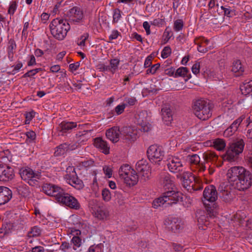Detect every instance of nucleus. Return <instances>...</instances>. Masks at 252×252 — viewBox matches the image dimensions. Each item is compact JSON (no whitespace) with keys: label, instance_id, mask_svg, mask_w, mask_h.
Instances as JSON below:
<instances>
[{"label":"nucleus","instance_id":"f257e3e1","mask_svg":"<svg viewBox=\"0 0 252 252\" xmlns=\"http://www.w3.org/2000/svg\"><path fill=\"white\" fill-rule=\"evenodd\" d=\"M162 184L165 189H168L169 190L164 193L163 196L153 201V206L155 208L175 204L181 198V193L176 190L174 181L169 175H167L163 178Z\"/></svg>","mask_w":252,"mask_h":252},{"label":"nucleus","instance_id":"f03ea898","mask_svg":"<svg viewBox=\"0 0 252 252\" xmlns=\"http://www.w3.org/2000/svg\"><path fill=\"white\" fill-rule=\"evenodd\" d=\"M45 193L56 197L57 200L66 206L75 210L80 208V204L74 197L64 192L61 188L53 185H46L44 187Z\"/></svg>","mask_w":252,"mask_h":252},{"label":"nucleus","instance_id":"7ed1b4c3","mask_svg":"<svg viewBox=\"0 0 252 252\" xmlns=\"http://www.w3.org/2000/svg\"><path fill=\"white\" fill-rule=\"evenodd\" d=\"M212 104L207 100L200 98L192 103V109L194 115L199 119L207 120L212 116Z\"/></svg>","mask_w":252,"mask_h":252},{"label":"nucleus","instance_id":"20e7f679","mask_svg":"<svg viewBox=\"0 0 252 252\" xmlns=\"http://www.w3.org/2000/svg\"><path fill=\"white\" fill-rule=\"evenodd\" d=\"M49 27L52 35L60 40L65 38L70 29V25L66 20L60 18L53 20Z\"/></svg>","mask_w":252,"mask_h":252},{"label":"nucleus","instance_id":"39448f33","mask_svg":"<svg viewBox=\"0 0 252 252\" xmlns=\"http://www.w3.org/2000/svg\"><path fill=\"white\" fill-rule=\"evenodd\" d=\"M228 182L238 190H244L248 189L252 184V174H227Z\"/></svg>","mask_w":252,"mask_h":252},{"label":"nucleus","instance_id":"423d86ee","mask_svg":"<svg viewBox=\"0 0 252 252\" xmlns=\"http://www.w3.org/2000/svg\"><path fill=\"white\" fill-rule=\"evenodd\" d=\"M217 192L214 186H210L205 188L203 191L204 200H203V201L210 217H215L217 214V211L215 209V205L213 204L212 207H211L209 204H206L205 201H207L213 203L217 200Z\"/></svg>","mask_w":252,"mask_h":252},{"label":"nucleus","instance_id":"0eeeda50","mask_svg":"<svg viewBox=\"0 0 252 252\" xmlns=\"http://www.w3.org/2000/svg\"><path fill=\"white\" fill-rule=\"evenodd\" d=\"M245 143L242 139L231 144L228 148L225 154L222 156L224 160L232 161L237 160L244 150Z\"/></svg>","mask_w":252,"mask_h":252},{"label":"nucleus","instance_id":"6e6552de","mask_svg":"<svg viewBox=\"0 0 252 252\" xmlns=\"http://www.w3.org/2000/svg\"><path fill=\"white\" fill-rule=\"evenodd\" d=\"M190 164V168L193 172H205L208 167V173H213L214 170L210 165H206L200 162L199 156L196 154L189 155L188 156Z\"/></svg>","mask_w":252,"mask_h":252},{"label":"nucleus","instance_id":"1a4fd4ad","mask_svg":"<svg viewBox=\"0 0 252 252\" xmlns=\"http://www.w3.org/2000/svg\"><path fill=\"white\" fill-rule=\"evenodd\" d=\"M138 132L135 126H124L121 129L120 138L126 142H133L137 138Z\"/></svg>","mask_w":252,"mask_h":252},{"label":"nucleus","instance_id":"9d476101","mask_svg":"<svg viewBox=\"0 0 252 252\" xmlns=\"http://www.w3.org/2000/svg\"><path fill=\"white\" fill-rule=\"evenodd\" d=\"M147 154L150 160L156 163L160 162L163 157V152L157 145H151L147 150Z\"/></svg>","mask_w":252,"mask_h":252},{"label":"nucleus","instance_id":"9b49d317","mask_svg":"<svg viewBox=\"0 0 252 252\" xmlns=\"http://www.w3.org/2000/svg\"><path fill=\"white\" fill-rule=\"evenodd\" d=\"M66 14L70 22L78 24L84 21L85 16L83 11L79 7H72L67 12Z\"/></svg>","mask_w":252,"mask_h":252},{"label":"nucleus","instance_id":"f8f14e48","mask_svg":"<svg viewBox=\"0 0 252 252\" xmlns=\"http://www.w3.org/2000/svg\"><path fill=\"white\" fill-rule=\"evenodd\" d=\"M63 178L67 183L78 189L84 187L83 181L78 177L77 174H65Z\"/></svg>","mask_w":252,"mask_h":252},{"label":"nucleus","instance_id":"ddd939ff","mask_svg":"<svg viewBox=\"0 0 252 252\" xmlns=\"http://www.w3.org/2000/svg\"><path fill=\"white\" fill-rule=\"evenodd\" d=\"M77 126V123L73 122H62L56 128L58 135H63L67 132H70Z\"/></svg>","mask_w":252,"mask_h":252},{"label":"nucleus","instance_id":"4468645a","mask_svg":"<svg viewBox=\"0 0 252 252\" xmlns=\"http://www.w3.org/2000/svg\"><path fill=\"white\" fill-rule=\"evenodd\" d=\"M177 178L180 179L183 186L186 188L188 187L193 188L194 183L197 182L196 177L193 174H178Z\"/></svg>","mask_w":252,"mask_h":252},{"label":"nucleus","instance_id":"2eb2a0df","mask_svg":"<svg viewBox=\"0 0 252 252\" xmlns=\"http://www.w3.org/2000/svg\"><path fill=\"white\" fill-rule=\"evenodd\" d=\"M12 191L7 187L0 186V206L8 202L12 198Z\"/></svg>","mask_w":252,"mask_h":252},{"label":"nucleus","instance_id":"dca6fc26","mask_svg":"<svg viewBox=\"0 0 252 252\" xmlns=\"http://www.w3.org/2000/svg\"><path fill=\"white\" fill-rule=\"evenodd\" d=\"M121 130L118 126H113L106 131V136L114 143L118 142L120 138Z\"/></svg>","mask_w":252,"mask_h":252},{"label":"nucleus","instance_id":"f3484780","mask_svg":"<svg viewBox=\"0 0 252 252\" xmlns=\"http://www.w3.org/2000/svg\"><path fill=\"white\" fill-rule=\"evenodd\" d=\"M209 40L205 39L203 36H200L194 39V43L197 46V50L201 53H206L209 50L211 49V47H206V45H208Z\"/></svg>","mask_w":252,"mask_h":252},{"label":"nucleus","instance_id":"a211bd4d","mask_svg":"<svg viewBox=\"0 0 252 252\" xmlns=\"http://www.w3.org/2000/svg\"><path fill=\"white\" fill-rule=\"evenodd\" d=\"M168 167L170 172L178 173L183 169L182 164L178 158L174 157L168 163Z\"/></svg>","mask_w":252,"mask_h":252},{"label":"nucleus","instance_id":"6ab92c4d","mask_svg":"<svg viewBox=\"0 0 252 252\" xmlns=\"http://www.w3.org/2000/svg\"><path fill=\"white\" fill-rule=\"evenodd\" d=\"M164 224L168 230L175 233L177 232L182 227L181 221L177 219H173L172 220H166Z\"/></svg>","mask_w":252,"mask_h":252},{"label":"nucleus","instance_id":"aec40b11","mask_svg":"<svg viewBox=\"0 0 252 252\" xmlns=\"http://www.w3.org/2000/svg\"><path fill=\"white\" fill-rule=\"evenodd\" d=\"M162 118L166 125H169L173 120L172 112L167 105L163 106L161 110Z\"/></svg>","mask_w":252,"mask_h":252},{"label":"nucleus","instance_id":"412c9836","mask_svg":"<svg viewBox=\"0 0 252 252\" xmlns=\"http://www.w3.org/2000/svg\"><path fill=\"white\" fill-rule=\"evenodd\" d=\"M95 218L99 220H108L110 216L109 211L102 207H98L94 211Z\"/></svg>","mask_w":252,"mask_h":252},{"label":"nucleus","instance_id":"4be33fe9","mask_svg":"<svg viewBox=\"0 0 252 252\" xmlns=\"http://www.w3.org/2000/svg\"><path fill=\"white\" fill-rule=\"evenodd\" d=\"M94 144L96 148L99 149L104 154L107 155L109 153V147L108 146L106 141L103 140L101 138L97 137L95 138Z\"/></svg>","mask_w":252,"mask_h":252},{"label":"nucleus","instance_id":"5701e85b","mask_svg":"<svg viewBox=\"0 0 252 252\" xmlns=\"http://www.w3.org/2000/svg\"><path fill=\"white\" fill-rule=\"evenodd\" d=\"M70 234L73 236L71 242L73 244V249L76 250L77 248H79L82 245V239L79 237L81 232L78 229H72L70 231Z\"/></svg>","mask_w":252,"mask_h":252},{"label":"nucleus","instance_id":"b1692460","mask_svg":"<svg viewBox=\"0 0 252 252\" xmlns=\"http://www.w3.org/2000/svg\"><path fill=\"white\" fill-rule=\"evenodd\" d=\"M242 120L243 118L242 117H240L234 121L231 125L224 131V136L229 137L232 135L237 130L239 126L242 122Z\"/></svg>","mask_w":252,"mask_h":252},{"label":"nucleus","instance_id":"393cba45","mask_svg":"<svg viewBox=\"0 0 252 252\" xmlns=\"http://www.w3.org/2000/svg\"><path fill=\"white\" fill-rule=\"evenodd\" d=\"M76 147L75 145H70L67 143L62 144L56 148L54 154L56 156L62 155L68 151L75 149Z\"/></svg>","mask_w":252,"mask_h":252},{"label":"nucleus","instance_id":"a878e982","mask_svg":"<svg viewBox=\"0 0 252 252\" xmlns=\"http://www.w3.org/2000/svg\"><path fill=\"white\" fill-rule=\"evenodd\" d=\"M21 179L31 186L37 185L40 174H20Z\"/></svg>","mask_w":252,"mask_h":252},{"label":"nucleus","instance_id":"bb28decb","mask_svg":"<svg viewBox=\"0 0 252 252\" xmlns=\"http://www.w3.org/2000/svg\"><path fill=\"white\" fill-rule=\"evenodd\" d=\"M124 182L129 187L136 185L138 180V174H121Z\"/></svg>","mask_w":252,"mask_h":252},{"label":"nucleus","instance_id":"cd10ccee","mask_svg":"<svg viewBox=\"0 0 252 252\" xmlns=\"http://www.w3.org/2000/svg\"><path fill=\"white\" fill-rule=\"evenodd\" d=\"M136 169L138 172H151L150 166L147 161L143 159L139 160L137 162Z\"/></svg>","mask_w":252,"mask_h":252},{"label":"nucleus","instance_id":"c85d7f7f","mask_svg":"<svg viewBox=\"0 0 252 252\" xmlns=\"http://www.w3.org/2000/svg\"><path fill=\"white\" fill-rule=\"evenodd\" d=\"M231 71L236 73V76L241 75L244 71V68L240 60L234 61L232 65Z\"/></svg>","mask_w":252,"mask_h":252},{"label":"nucleus","instance_id":"c756f323","mask_svg":"<svg viewBox=\"0 0 252 252\" xmlns=\"http://www.w3.org/2000/svg\"><path fill=\"white\" fill-rule=\"evenodd\" d=\"M218 156L215 152L211 151H208L203 154V158L204 160L207 162L210 161H215L218 159Z\"/></svg>","mask_w":252,"mask_h":252},{"label":"nucleus","instance_id":"7c9ffc66","mask_svg":"<svg viewBox=\"0 0 252 252\" xmlns=\"http://www.w3.org/2000/svg\"><path fill=\"white\" fill-rule=\"evenodd\" d=\"M16 48V44L14 39H10L8 42L7 47V55L10 61H12L13 59L14 50Z\"/></svg>","mask_w":252,"mask_h":252},{"label":"nucleus","instance_id":"2f4dec72","mask_svg":"<svg viewBox=\"0 0 252 252\" xmlns=\"http://www.w3.org/2000/svg\"><path fill=\"white\" fill-rule=\"evenodd\" d=\"M189 73V71L187 67H180L176 70L175 73V77H187L188 78V79H189L190 77V75Z\"/></svg>","mask_w":252,"mask_h":252},{"label":"nucleus","instance_id":"473e14b6","mask_svg":"<svg viewBox=\"0 0 252 252\" xmlns=\"http://www.w3.org/2000/svg\"><path fill=\"white\" fill-rule=\"evenodd\" d=\"M240 90L242 94L247 95L252 92V80L246 82L240 86Z\"/></svg>","mask_w":252,"mask_h":252},{"label":"nucleus","instance_id":"72a5a7b5","mask_svg":"<svg viewBox=\"0 0 252 252\" xmlns=\"http://www.w3.org/2000/svg\"><path fill=\"white\" fill-rule=\"evenodd\" d=\"M219 189L221 193V197L225 201H229L232 199L230 192L225 187L223 189L222 187L220 186Z\"/></svg>","mask_w":252,"mask_h":252},{"label":"nucleus","instance_id":"f704fd0d","mask_svg":"<svg viewBox=\"0 0 252 252\" xmlns=\"http://www.w3.org/2000/svg\"><path fill=\"white\" fill-rule=\"evenodd\" d=\"M213 146L218 151H222L225 148L226 144L223 139L217 138L214 140Z\"/></svg>","mask_w":252,"mask_h":252},{"label":"nucleus","instance_id":"c9c22d12","mask_svg":"<svg viewBox=\"0 0 252 252\" xmlns=\"http://www.w3.org/2000/svg\"><path fill=\"white\" fill-rule=\"evenodd\" d=\"M17 191L19 194L23 197H27L30 194L29 188L25 185H20L17 187Z\"/></svg>","mask_w":252,"mask_h":252},{"label":"nucleus","instance_id":"e433bc0d","mask_svg":"<svg viewBox=\"0 0 252 252\" xmlns=\"http://www.w3.org/2000/svg\"><path fill=\"white\" fill-rule=\"evenodd\" d=\"M41 233V229L37 226H34L31 228L28 233V236L30 237H38Z\"/></svg>","mask_w":252,"mask_h":252},{"label":"nucleus","instance_id":"4c0bfd02","mask_svg":"<svg viewBox=\"0 0 252 252\" xmlns=\"http://www.w3.org/2000/svg\"><path fill=\"white\" fill-rule=\"evenodd\" d=\"M101 195L103 200L105 202H109L111 200L112 195L108 189H103L101 191Z\"/></svg>","mask_w":252,"mask_h":252},{"label":"nucleus","instance_id":"58836bf2","mask_svg":"<svg viewBox=\"0 0 252 252\" xmlns=\"http://www.w3.org/2000/svg\"><path fill=\"white\" fill-rule=\"evenodd\" d=\"M120 60L118 59H112L110 61V67L111 69V72L114 73L117 69L118 65H119Z\"/></svg>","mask_w":252,"mask_h":252},{"label":"nucleus","instance_id":"ea45409f","mask_svg":"<svg viewBox=\"0 0 252 252\" xmlns=\"http://www.w3.org/2000/svg\"><path fill=\"white\" fill-rule=\"evenodd\" d=\"M15 172L13 168L4 164H0V173H12Z\"/></svg>","mask_w":252,"mask_h":252},{"label":"nucleus","instance_id":"a19ab883","mask_svg":"<svg viewBox=\"0 0 252 252\" xmlns=\"http://www.w3.org/2000/svg\"><path fill=\"white\" fill-rule=\"evenodd\" d=\"M246 170L242 166H234L228 171V173H245Z\"/></svg>","mask_w":252,"mask_h":252},{"label":"nucleus","instance_id":"79ce46f5","mask_svg":"<svg viewBox=\"0 0 252 252\" xmlns=\"http://www.w3.org/2000/svg\"><path fill=\"white\" fill-rule=\"evenodd\" d=\"M133 171H134V169L131 168V166L128 164L122 165L119 169V172L123 173H132Z\"/></svg>","mask_w":252,"mask_h":252},{"label":"nucleus","instance_id":"37998d69","mask_svg":"<svg viewBox=\"0 0 252 252\" xmlns=\"http://www.w3.org/2000/svg\"><path fill=\"white\" fill-rule=\"evenodd\" d=\"M183 27V22L182 20L178 19L176 20L174 23V30L176 32L181 31Z\"/></svg>","mask_w":252,"mask_h":252},{"label":"nucleus","instance_id":"c03bdc74","mask_svg":"<svg viewBox=\"0 0 252 252\" xmlns=\"http://www.w3.org/2000/svg\"><path fill=\"white\" fill-rule=\"evenodd\" d=\"M171 53V49L169 46L165 47L161 52V56L162 58L165 59L168 57Z\"/></svg>","mask_w":252,"mask_h":252},{"label":"nucleus","instance_id":"a18cd8bd","mask_svg":"<svg viewBox=\"0 0 252 252\" xmlns=\"http://www.w3.org/2000/svg\"><path fill=\"white\" fill-rule=\"evenodd\" d=\"M121 17V11L119 9H115L113 16V22L117 23Z\"/></svg>","mask_w":252,"mask_h":252},{"label":"nucleus","instance_id":"49530a36","mask_svg":"<svg viewBox=\"0 0 252 252\" xmlns=\"http://www.w3.org/2000/svg\"><path fill=\"white\" fill-rule=\"evenodd\" d=\"M14 176V174H0V182H8L12 180Z\"/></svg>","mask_w":252,"mask_h":252},{"label":"nucleus","instance_id":"de8ad7c7","mask_svg":"<svg viewBox=\"0 0 252 252\" xmlns=\"http://www.w3.org/2000/svg\"><path fill=\"white\" fill-rule=\"evenodd\" d=\"M89 37V34L88 33H85L83 34L79 39H78L77 41V44L79 46H84L85 44L86 40Z\"/></svg>","mask_w":252,"mask_h":252},{"label":"nucleus","instance_id":"09e8293b","mask_svg":"<svg viewBox=\"0 0 252 252\" xmlns=\"http://www.w3.org/2000/svg\"><path fill=\"white\" fill-rule=\"evenodd\" d=\"M22 66L23 63L22 62H17L16 65H14L11 66L12 68H13L11 72V74H15L16 73L18 72Z\"/></svg>","mask_w":252,"mask_h":252},{"label":"nucleus","instance_id":"8fccbe9b","mask_svg":"<svg viewBox=\"0 0 252 252\" xmlns=\"http://www.w3.org/2000/svg\"><path fill=\"white\" fill-rule=\"evenodd\" d=\"M165 23L164 19H160L157 18L154 19L153 21L151 22V24L152 25L158 27H161Z\"/></svg>","mask_w":252,"mask_h":252},{"label":"nucleus","instance_id":"3c124183","mask_svg":"<svg viewBox=\"0 0 252 252\" xmlns=\"http://www.w3.org/2000/svg\"><path fill=\"white\" fill-rule=\"evenodd\" d=\"M126 106V104L123 103L120 105H118L115 107V112L117 115H120L123 113L124 110Z\"/></svg>","mask_w":252,"mask_h":252},{"label":"nucleus","instance_id":"603ef678","mask_svg":"<svg viewBox=\"0 0 252 252\" xmlns=\"http://www.w3.org/2000/svg\"><path fill=\"white\" fill-rule=\"evenodd\" d=\"M159 66L160 64L159 63H157L153 65L150 68H149L147 70V73H151L153 74L155 73Z\"/></svg>","mask_w":252,"mask_h":252},{"label":"nucleus","instance_id":"864d4df0","mask_svg":"<svg viewBox=\"0 0 252 252\" xmlns=\"http://www.w3.org/2000/svg\"><path fill=\"white\" fill-rule=\"evenodd\" d=\"M16 7H17L16 2L15 1H12L10 3V5L9 6V9L8 10V13L10 14L13 15L14 13L15 10L16 9Z\"/></svg>","mask_w":252,"mask_h":252},{"label":"nucleus","instance_id":"5fc2aeb1","mask_svg":"<svg viewBox=\"0 0 252 252\" xmlns=\"http://www.w3.org/2000/svg\"><path fill=\"white\" fill-rule=\"evenodd\" d=\"M125 101L126 102V105H129L132 106L134 105L135 104L137 100L135 97H131L126 98L125 99Z\"/></svg>","mask_w":252,"mask_h":252},{"label":"nucleus","instance_id":"6e6d98bb","mask_svg":"<svg viewBox=\"0 0 252 252\" xmlns=\"http://www.w3.org/2000/svg\"><path fill=\"white\" fill-rule=\"evenodd\" d=\"M193 73L197 74L200 71V63L199 62L195 63L192 66L191 68Z\"/></svg>","mask_w":252,"mask_h":252},{"label":"nucleus","instance_id":"4d7b16f0","mask_svg":"<svg viewBox=\"0 0 252 252\" xmlns=\"http://www.w3.org/2000/svg\"><path fill=\"white\" fill-rule=\"evenodd\" d=\"M70 248V244L66 242H63L60 247V249L63 252H66Z\"/></svg>","mask_w":252,"mask_h":252},{"label":"nucleus","instance_id":"13d9d810","mask_svg":"<svg viewBox=\"0 0 252 252\" xmlns=\"http://www.w3.org/2000/svg\"><path fill=\"white\" fill-rule=\"evenodd\" d=\"M143 27L145 30L146 31V33L147 35H149L151 33L150 31V25L149 23L147 21L144 22L143 23Z\"/></svg>","mask_w":252,"mask_h":252},{"label":"nucleus","instance_id":"bf43d9fd","mask_svg":"<svg viewBox=\"0 0 252 252\" xmlns=\"http://www.w3.org/2000/svg\"><path fill=\"white\" fill-rule=\"evenodd\" d=\"M119 34H120V33L118 31H117V30L113 31L111 34L109 36V40H112L113 39H116L118 37Z\"/></svg>","mask_w":252,"mask_h":252},{"label":"nucleus","instance_id":"052dcab7","mask_svg":"<svg viewBox=\"0 0 252 252\" xmlns=\"http://www.w3.org/2000/svg\"><path fill=\"white\" fill-rule=\"evenodd\" d=\"M26 134L27 138L32 140H34L36 137L35 133L33 131H28L26 132Z\"/></svg>","mask_w":252,"mask_h":252},{"label":"nucleus","instance_id":"680f3d73","mask_svg":"<svg viewBox=\"0 0 252 252\" xmlns=\"http://www.w3.org/2000/svg\"><path fill=\"white\" fill-rule=\"evenodd\" d=\"M151 125L149 124L143 125L141 126V130L143 132H148L151 129Z\"/></svg>","mask_w":252,"mask_h":252},{"label":"nucleus","instance_id":"e2e57ef3","mask_svg":"<svg viewBox=\"0 0 252 252\" xmlns=\"http://www.w3.org/2000/svg\"><path fill=\"white\" fill-rule=\"evenodd\" d=\"M175 69L173 67H170L165 70V73L170 76H175Z\"/></svg>","mask_w":252,"mask_h":252},{"label":"nucleus","instance_id":"0e129e2a","mask_svg":"<svg viewBox=\"0 0 252 252\" xmlns=\"http://www.w3.org/2000/svg\"><path fill=\"white\" fill-rule=\"evenodd\" d=\"M19 173H34L32 170L28 167L21 168Z\"/></svg>","mask_w":252,"mask_h":252},{"label":"nucleus","instance_id":"69168bd1","mask_svg":"<svg viewBox=\"0 0 252 252\" xmlns=\"http://www.w3.org/2000/svg\"><path fill=\"white\" fill-rule=\"evenodd\" d=\"M34 114L35 113L33 111L28 113L26 116V122H29L34 117Z\"/></svg>","mask_w":252,"mask_h":252},{"label":"nucleus","instance_id":"338daca9","mask_svg":"<svg viewBox=\"0 0 252 252\" xmlns=\"http://www.w3.org/2000/svg\"><path fill=\"white\" fill-rule=\"evenodd\" d=\"M152 64V57L148 56L145 60L144 66L147 68Z\"/></svg>","mask_w":252,"mask_h":252},{"label":"nucleus","instance_id":"774afa93","mask_svg":"<svg viewBox=\"0 0 252 252\" xmlns=\"http://www.w3.org/2000/svg\"><path fill=\"white\" fill-rule=\"evenodd\" d=\"M44 249L41 246H36L32 248V252H44Z\"/></svg>","mask_w":252,"mask_h":252}]
</instances>
